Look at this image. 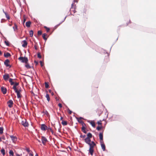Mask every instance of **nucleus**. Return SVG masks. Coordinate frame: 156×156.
I'll list each match as a JSON object with an SVG mask.
<instances>
[{"mask_svg": "<svg viewBox=\"0 0 156 156\" xmlns=\"http://www.w3.org/2000/svg\"><path fill=\"white\" fill-rule=\"evenodd\" d=\"M18 59L22 63H27L28 59L26 57H20L18 58Z\"/></svg>", "mask_w": 156, "mask_h": 156, "instance_id": "obj_1", "label": "nucleus"}, {"mask_svg": "<svg viewBox=\"0 0 156 156\" xmlns=\"http://www.w3.org/2000/svg\"><path fill=\"white\" fill-rule=\"evenodd\" d=\"M16 93H17V96L18 98H21V96L20 95V92L21 91L20 89H17L16 90H14Z\"/></svg>", "mask_w": 156, "mask_h": 156, "instance_id": "obj_2", "label": "nucleus"}, {"mask_svg": "<svg viewBox=\"0 0 156 156\" xmlns=\"http://www.w3.org/2000/svg\"><path fill=\"white\" fill-rule=\"evenodd\" d=\"M42 143L44 145H45V143L47 141V140L46 138L44 136H42L41 138Z\"/></svg>", "mask_w": 156, "mask_h": 156, "instance_id": "obj_3", "label": "nucleus"}, {"mask_svg": "<svg viewBox=\"0 0 156 156\" xmlns=\"http://www.w3.org/2000/svg\"><path fill=\"white\" fill-rule=\"evenodd\" d=\"M9 59H7L4 62V64L6 67H9V68H11V66L9 64Z\"/></svg>", "mask_w": 156, "mask_h": 156, "instance_id": "obj_4", "label": "nucleus"}, {"mask_svg": "<svg viewBox=\"0 0 156 156\" xmlns=\"http://www.w3.org/2000/svg\"><path fill=\"white\" fill-rule=\"evenodd\" d=\"M76 119L78 122L82 124V126L85 125V124L81 120V119H82V118L81 117H80V118L76 117Z\"/></svg>", "mask_w": 156, "mask_h": 156, "instance_id": "obj_5", "label": "nucleus"}, {"mask_svg": "<svg viewBox=\"0 0 156 156\" xmlns=\"http://www.w3.org/2000/svg\"><path fill=\"white\" fill-rule=\"evenodd\" d=\"M48 127L44 124H42L41 125V130L45 131L47 129Z\"/></svg>", "mask_w": 156, "mask_h": 156, "instance_id": "obj_6", "label": "nucleus"}, {"mask_svg": "<svg viewBox=\"0 0 156 156\" xmlns=\"http://www.w3.org/2000/svg\"><path fill=\"white\" fill-rule=\"evenodd\" d=\"M88 145H89L90 148L91 149H93L94 147L96 146V144L93 141H91Z\"/></svg>", "mask_w": 156, "mask_h": 156, "instance_id": "obj_7", "label": "nucleus"}, {"mask_svg": "<svg viewBox=\"0 0 156 156\" xmlns=\"http://www.w3.org/2000/svg\"><path fill=\"white\" fill-rule=\"evenodd\" d=\"M22 124L24 127H27L28 126V122L26 121H22Z\"/></svg>", "mask_w": 156, "mask_h": 156, "instance_id": "obj_8", "label": "nucleus"}, {"mask_svg": "<svg viewBox=\"0 0 156 156\" xmlns=\"http://www.w3.org/2000/svg\"><path fill=\"white\" fill-rule=\"evenodd\" d=\"M7 103L8 104V106L9 108H11L12 106V105L13 104V102L11 100H9L7 102Z\"/></svg>", "mask_w": 156, "mask_h": 156, "instance_id": "obj_9", "label": "nucleus"}, {"mask_svg": "<svg viewBox=\"0 0 156 156\" xmlns=\"http://www.w3.org/2000/svg\"><path fill=\"white\" fill-rule=\"evenodd\" d=\"M99 139L100 140V143H102V142H103V133H100L99 134Z\"/></svg>", "mask_w": 156, "mask_h": 156, "instance_id": "obj_10", "label": "nucleus"}, {"mask_svg": "<svg viewBox=\"0 0 156 156\" xmlns=\"http://www.w3.org/2000/svg\"><path fill=\"white\" fill-rule=\"evenodd\" d=\"M1 91L4 94H5L7 92V89L6 88L2 87H1Z\"/></svg>", "mask_w": 156, "mask_h": 156, "instance_id": "obj_11", "label": "nucleus"}, {"mask_svg": "<svg viewBox=\"0 0 156 156\" xmlns=\"http://www.w3.org/2000/svg\"><path fill=\"white\" fill-rule=\"evenodd\" d=\"M10 137L13 142L15 143L16 141H17V138L16 136H10Z\"/></svg>", "mask_w": 156, "mask_h": 156, "instance_id": "obj_12", "label": "nucleus"}, {"mask_svg": "<svg viewBox=\"0 0 156 156\" xmlns=\"http://www.w3.org/2000/svg\"><path fill=\"white\" fill-rule=\"evenodd\" d=\"M9 78V76L8 74H6L3 76L4 79L5 80H7Z\"/></svg>", "mask_w": 156, "mask_h": 156, "instance_id": "obj_13", "label": "nucleus"}, {"mask_svg": "<svg viewBox=\"0 0 156 156\" xmlns=\"http://www.w3.org/2000/svg\"><path fill=\"white\" fill-rule=\"evenodd\" d=\"M85 142L87 144H89L91 142V140L90 138H85L84 139Z\"/></svg>", "mask_w": 156, "mask_h": 156, "instance_id": "obj_14", "label": "nucleus"}, {"mask_svg": "<svg viewBox=\"0 0 156 156\" xmlns=\"http://www.w3.org/2000/svg\"><path fill=\"white\" fill-rule=\"evenodd\" d=\"M19 84V83L16 82L14 83V86L13 87L12 89L14 90H16L19 89V88H18V89H17L16 87Z\"/></svg>", "mask_w": 156, "mask_h": 156, "instance_id": "obj_15", "label": "nucleus"}, {"mask_svg": "<svg viewBox=\"0 0 156 156\" xmlns=\"http://www.w3.org/2000/svg\"><path fill=\"white\" fill-rule=\"evenodd\" d=\"M22 46L23 47H25L27 45V43L26 40L23 41H22Z\"/></svg>", "mask_w": 156, "mask_h": 156, "instance_id": "obj_16", "label": "nucleus"}, {"mask_svg": "<svg viewBox=\"0 0 156 156\" xmlns=\"http://www.w3.org/2000/svg\"><path fill=\"white\" fill-rule=\"evenodd\" d=\"M101 145L102 149L103 151L105 150V146L104 144H103V142L101 143Z\"/></svg>", "mask_w": 156, "mask_h": 156, "instance_id": "obj_17", "label": "nucleus"}, {"mask_svg": "<svg viewBox=\"0 0 156 156\" xmlns=\"http://www.w3.org/2000/svg\"><path fill=\"white\" fill-rule=\"evenodd\" d=\"M88 122H89L93 127H95V124L94 122L93 121H88Z\"/></svg>", "mask_w": 156, "mask_h": 156, "instance_id": "obj_18", "label": "nucleus"}, {"mask_svg": "<svg viewBox=\"0 0 156 156\" xmlns=\"http://www.w3.org/2000/svg\"><path fill=\"white\" fill-rule=\"evenodd\" d=\"M31 22L30 21L27 22L26 23V26L28 27H30Z\"/></svg>", "mask_w": 156, "mask_h": 156, "instance_id": "obj_19", "label": "nucleus"}, {"mask_svg": "<svg viewBox=\"0 0 156 156\" xmlns=\"http://www.w3.org/2000/svg\"><path fill=\"white\" fill-rule=\"evenodd\" d=\"M10 56V54L9 52H6V53H4V56L5 57L8 58Z\"/></svg>", "mask_w": 156, "mask_h": 156, "instance_id": "obj_20", "label": "nucleus"}, {"mask_svg": "<svg viewBox=\"0 0 156 156\" xmlns=\"http://www.w3.org/2000/svg\"><path fill=\"white\" fill-rule=\"evenodd\" d=\"M85 125L82 126V131L84 133H87L86 131L85 130L86 128L84 126Z\"/></svg>", "mask_w": 156, "mask_h": 156, "instance_id": "obj_21", "label": "nucleus"}, {"mask_svg": "<svg viewBox=\"0 0 156 156\" xmlns=\"http://www.w3.org/2000/svg\"><path fill=\"white\" fill-rule=\"evenodd\" d=\"M94 150L93 149H91L90 148H89V152L90 153V154L92 155L93 154V153L94 152Z\"/></svg>", "mask_w": 156, "mask_h": 156, "instance_id": "obj_22", "label": "nucleus"}, {"mask_svg": "<svg viewBox=\"0 0 156 156\" xmlns=\"http://www.w3.org/2000/svg\"><path fill=\"white\" fill-rule=\"evenodd\" d=\"M92 137V135L91 133H88L87 135V137L86 138H90Z\"/></svg>", "mask_w": 156, "mask_h": 156, "instance_id": "obj_23", "label": "nucleus"}, {"mask_svg": "<svg viewBox=\"0 0 156 156\" xmlns=\"http://www.w3.org/2000/svg\"><path fill=\"white\" fill-rule=\"evenodd\" d=\"M13 79L10 78L9 80V82L10 83L11 85H13L14 84V83L12 81Z\"/></svg>", "mask_w": 156, "mask_h": 156, "instance_id": "obj_24", "label": "nucleus"}, {"mask_svg": "<svg viewBox=\"0 0 156 156\" xmlns=\"http://www.w3.org/2000/svg\"><path fill=\"white\" fill-rule=\"evenodd\" d=\"M9 154H10V156H13L14 155V153L13 151L12 150H10L9 152Z\"/></svg>", "mask_w": 156, "mask_h": 156, "instance_id": "obj_25", "label": "nucleus"}, {"mask_svg": "<svg viewBox=\"0 0 156 156\" xmlns=\"http://www.w3.org/2000/svg\"><path fill=\"white\" fill-rule=\"evenodd\" d=\"M1 152L2 154L4 156L5 154V150L3 148L1 150Z\"/></svg>", "mask_w": 156, "mask_h": 156, "instance_id": "obj_26", "label": "nucleus"}, {"mask_svg": "<svg viewBox=\"0 0 156 156\" xmlns=\"http://www.w3.org/2000/svg\"><path fill=\"white\" fill-rule=\"evenodd\" d=\"M47 35L45 33L43 34H42V37L44 39V40H45V41H46L47 39V38L45 37V36Z\"/></svg>", "mask_w": 156, "mask_h": 156, "instance_id": "obj_27", "label": "nucleus"}, {"mask_svg": "<svg viewBox=\"0 0 156 156\" xmlns=\"http://www.w3.org/2000/svg\"><path fill=\"white\" fill-rule=\"evenodd\" d=\"M13 28L14 31H16V30L17 29V26L16 23L14 24V26L13 27Z\"/></svg>", "mask_w": 156, "mask_h": 156, "instance_id": "obj_28", "label": "nucleus"}, {"mask_svg": "<svg viewBox=\"0 0 156 156\" xmlns=\"http://www.w3.org/2000/svg\"><path fill=\"white\" fill-rule=\"evenodd\" d=\"M46 98H47V101H50V98H49V95L48 94H46Z\"/></svg>", "mask_w": 156, "mask_h": 156, "instance_id": "obj_29", "label": "nucleus"}, {"mask_svg": "<svg viewBox=\"0 0 156 156\" xmlns=\"http://www.w3.org/2000/svg\"><path fill=\"white\" fill-rule=\"evenodd\" d=\"M78 2V0H73V1L72 3V4L71 5V8H73V4L75 3L76 2L77 3Z\"/></svg>", "mask_w": 156, "mask_h": 156, "instance_id": "obj_30", "label": "nucleus"}, {"mask_svg": "<svg viewBox=\"0 0 156 156\" xmlns=\"http://www.w3.org/2000/svg\"><path fill=\"white\" fill-rule=\"evenodd\" d=\"M62 124L64 126H66L67 125L66 121H63L62 122Z\"/></svg>", "mask_w": 156, "mask_h": 156, "instance_id": "obj_31", "label": "nucleus"}, {"mask_svg": "<svg viewBox=\"0 0 156 156\" xmlns=\"http://www.w3.org/2000/svg\"><path fill=\"white\" fill-rule=\"evenodd\" d=\"M30 36L31 37H32L33 34V32L32 30H31L29 32Z\"/></svg>", "mask_w": 156, "mask_h": 156, "instance_id": "obj_32", "label": "nucleus"}, {"mask_svg": "<svg viewBox=\"0 0 156 156\" xmlns=\"http://www.w3.org/2000/svg\"><path fill=\"white\" fill-rule=\"evenodd\" d=\"M3 128L2 127H0V134H2L3 133Z\"/></svg>", "mask_w": 156, "mask_h": 156, "instance_id": "obj_33", "label": "nucleus"}, {"mask_svg": "<svg viewBox=\"0 0 156 156\" xmlns=\"http://www.w3.org/2000/svg\"><path fill=\"white\" fill-rule=\"evenodd\" d=\"M5 15L6 18H7V19H10V17L9 15L7 13H5Z\"/></svg>", "mask_w": 156, "mask_h": 156, "instance_id": "obj_34", "label": "nucleus"}, {"mask_svg": "<svg viewBox=\"0 0 156 156\" xmlns=\"http://www.w3.org/2000/svg\"><path fill=\"white\" fill-rule=\"evenodd\" d=\"M47 130H50L52 133V134H53V130H52V129H51V128H50V127L48 128Z\"/></svg>", "mask_w": 156, "mask_h": 156, "instance_id": "obj_35", "label": "nucleus"}, {"mask_svg": "<svg viewBox=\"0 0 156 156\" xmlns=\"http://www.w3.org/2000/svg\"><path fill=\"white\" fill-rule=\"evenodd\" d=\"M44 113L45 114H46L47 116H48V115H49V114L48 112L46 110L44 111Z\"/></svg>", "mask_w": 156, "mask_h": 156, "instance_id": "obj_36", "label": "nucleus"}, {"mask_svg": "<svg viewBox=\"0 0 156 156\" xmlns=\"http://www.w3.org/2000/svg\"><path fill=\"white\" fill-rule=\"evenodd\" d=\"M45 87L46 88H48V87H49V85L47 83L45 82Z\"/></svg>", "mask_w": 156, "mask_h": 156, "instance_id": "obj_37", "label": "nucleus"}, {"mask_svg": "<svg viewBox=\"0 0 156 156\" xmlns=\"http://www.w3.org/2000/svg\"><path fill=\"white\" fill-rule=\"evenodd\" d=\"M71 9H74V10H73V12L74 13H75L76 12L75 11V6H73V8H71V9L70 10V11Z\"/></svg>", "mask_w": 156, "mask_h": 156, "instance_id": "obj_38", "label": "nucleus"}, {"mask_svg": "<svg viewBox=\"0 0 156 156\" xmlns=\"http://www.w3.org/2000/svg\"><path fill=\"white\" fill-rule=\"evenodd\" d=\"M37 56L38 58H41V56L40 54V53H37Z\"/></svg>", "mask_w": 156, "mask_h": 156, "instance_id": "obj_39", "label": "nucleus"}, {"mask_svg": "<svg viewBox=\"0 0 156 156\" xmlns=\"http://www.w3.org/2000/svg\"><path fill=\"white\" fill-rule=\"evenodd\" d=\"M25 67L27 69H29L30 68V65L28 64L25 65Z\"/></svg>", "mask_w": 156, "mask_h": 156, "instance_id": "obj_40", "label": "nucleus"}, {"mask_svg": "<svg viewBox=\"0 0 156 156\" xmlns=\"http://www.w3.org/2000/svg\"><path fill=\"white\" fill-rule=\"evenodd\" d=\"M66 16L65 18L64 19V20L61 22L60 23H59L58 25H56V26L57 27H58V26H59L63 22H64V20H65V19L66 18Z\"/></svg>", "mask_w": 156, "mask_h": 156, "instance_id": "obj_41", "label": "nucleus"}, {"mask_svg": "<svg viewBox=\"0 0 156 156\" xmlns=\"http://www.w3.org/2000/svg\"><path fill=\"white\" fill-rule=\"evenodd\" d=\"M101 128H102L101 126H98V127H97V129L99 131L101 129Z\"/></svg>", "mask_w": 156, "mask_h": 156, "instance_id": "obj_42", "label": "nucleus"}, {"mask_svg": "<svg viewBox=\"0 0 156 156\" xmlns=\"http://www.w3.org/2000/svg\"><path fill=\"white\" fill-rule=\"evenodd\" d=\"M38 34L39 35H41L42 34V32L41 31H38L37 32Z\"/></svg>", "mask_w": 156, "mask_h": 156, "instance_id": "obj_43", "label": "nucleus"}, {"mask_svg": "<svg viewBox=\"0 0 156 156\" xmlns=\"http://www.w3.org/2000/svg\"><path fill=\"white\" fill-rule=\"evenodd\" d=\"M5 43L6 45L7 46H9V43L8 41H5Z\"/></svg>", "mask_w": 156, "mask_h": 156, "instance_id": "obj_44", "label": "nucleus"}, {"mask_svg": "<svg viewBox=\"0 0 156 156\" xmlns=\"http://www.w3.org/2000/svg\"><path fill=\"white\" fill-rule=\"evenodd\" d=\"M80 136L81 138H85V137L86 136L85 135H80Z\"/></svg>", "mask_w": 156, "mask_h": 156, "instance_id": "obj_45", "label": "nucleus"}, {"mask_svg": "<svg viewBox=\"0 0 156 156\" xmlns=\"http://www.w3.org/2000/svg\"><path fill=\"white\" fill-rule=\"evenodd\" d=\"M68 112L69 113V114H71V113H72V112L71 111H70L69 108L68 109Z\"/></svg>", "mask_w": 156, "mask_h": 156, "instance_id": "obj_46", "label": "nucleus"}, {"mask_svg": "<svg viewBox=\"0 0 156 156\" xmlns=\"http://www.w3.org/2000/svg\"><path fill=\"white\" fill-rule=\"evenodd\" d=\"M98 125H101L102 124L101 123V121L100 120V121L98 122Z\"/></svg>", "mask_w": 156, "mask_h": 156, "instance_id": "obj_47", "label": "nucleus"}, {"mask_svg": "<svg viewBox=\"0 0 156 156\" xmlns=\"http://www.w3.org/2000/svg\"><path fill=\"white\" fill-rule=\"evenodd\" d=\"M58 106H59V107H60V108H62V104H61V103H59L58 104Z\"/></svg>", "mask_w": 156, "mask_h": 156, "instance_id": "obj_48", "label": "nucleus"}, {"mask_svg": "<svg viewBox=\"0 0 156 156\" xmlns=\"http://www.w3.org/2000/svg\"><path fill=\"white\" fill-rule=\"evenodd\" d=\"M26 151H27V152H30V149H29V148H27V149H26Z\"/></svg>", "mask_w": 156, "mask_h": 156, "instance_id": "obj_49", "label": "nucleus"}, {"mask_svg": "<svg viewBox=\"0 0 156 156\" xmlns=\"http://www.w3.org/2000/svg\"><path fill=\"white\" fill-rule=\"evenodd\" d=\"M40 63L41 65V66H43V65H42V61H40Z\"/></svg>", "mask_w": 156, "mask_h": 156, "instance_id": "obj_50", "label": "nucleus"}, {"mask_svg": "<svg viewBox=\"0 0 156 156\" xmlns=\"http://www.w3.org/2000/svg\"><path fill=\"white\" fill-rule=\"evenodd\" d=\"M46 29L47 32H48L49 31L50 29L49 28H47Z\"/></svg>", "mask_w": 156, "mask_h": 156, "instance_id": "obj_51", "label": "nucleus"}, {"mask_svg": "<svg viewBox=\"0 0 156 156\" xmlns=\"http://www.w3.org/2000/svg\"><path fill=\"white\" fill-rule=\"evenodd\" d=\"M34 48H35V49H36V50L37 49V48L35 45L34 46Z\"/></svg>", "mask_w": 156, "mask_h": 156, "instance_id": "obj_52", "label": "nucleus"}, {"mask_svg": "<svg viewBox=\"0 0 156 156\" xmlns=\"http://www.w3.org/2000/svg\"><path fill=\"white\" fill-rule=\"evenodd\" d=\"M3 12L5 14V13H7V12H5L4 11V9H3Z\"/></svg>", "mask_w": 156, "mask_h": 156, "instance_id": "obj_53", "label": "nucleus"}, {"mask_svg": "<svg viewBox=\"0 0 156 156\" xmlns=\"http://www.w3.org/2000/svg\"><path fill=\"white\" fill-rule=\"evenodd\" d=\"M30 154L32 156H33V154L32 153H30Z\"/></svg>", "mask_w": 156, "mask_h": 156, "instance_id": "obj_54", "label": "nucleus"}, {"mask_svg": "<svg viewBox=\"0 0 156 156\" xmlns=\"http://www.w3.org/2000/svg\"><path fill=\"white\" fill-rule=\"evenodd\" d=\"M25 20H26L25 19H24V20H23V23H25Z\"/></svg>", "mask_w": 156, "mask_h": 156, "instance_id": "obj_55", "label": "nucleus"}, {"mask_svg": "<svg viewBox=\"0 0 156 156\" xmlns=\"http://www.w3.org/2000/svg\"><path fill=\"white\" fill-rule=\"evenodd\" d=\"M34 62L36 63V64H38V62H37L36 61H34Z\"/></svg>", "mask_w": 156, "mask_h": 156, "instance_id": "obj_56", "label": "nucleus"}, {"mask_svg": "<svg viewBox=\"0 0 156 156\" xmlns=\"http://www.w3.org/2000/svg\"><path fill=\"white\" fill-rule=\"evenodd\" d=\"M2 55V52L0 51V55Z\"/></svg>", "mask_w": 156, "mask_h": 156, "instance_id": "obj_57", "label": "nucleus"}, {"mask_svg": "<svg viewBox=\"0 0 156 156\" xmlns=\"http://www.w3.org/2000/svg\"><path fill=\"white\" fill-rule=\"evenodd\" d=\"M16 156H20V155L19 154H17Z\"/></svg>", "mask_w": 156, "mask_h": 156, "instance_id": "obj_58", "label": "nucleus"}, {"mask_svg": "<svg viewBox=\"0 0 156 156\" xmlns=\"http://www.w3.org/2000/svg\"><path fill=\"white\" fill-rule=\"evenodd\" d=\"M44 27L46 28V29H47V28H48L47 27H46V26H45Z\"/></svg>", "mask_w": 156, "mask_h": 156, "instance_id": "obj_59", "label": "nucleus"}, {"mask_svg": "<svg viewBox=\"0 0 156 156\" xmlns=\"http://www.w3.org/2000/svg\"><path fill=\"white\" fill-rule=\"evenodd\" d=\"M37 140L39 142H41V141L40 140Z\"/></svg>", "mask_w": 156, "mask_h": 156, "instance_id": "obj_60", "label": "nucleus"}, {"mask_svg": "<svg viewBox=\"0 0 156 156\" xmlns=\"http://www.w3.org/2000/svg\"><path fill=\"white\" fill-rule=\"evenodd\" d=\"M2 141V139L0 137V142Z\"/></svg>", "mask_w": 156, "mask_h": 156, "instance_id": "obj_61", "label": "nucleus"}, {"mask_svg": "<svg viewBox=\"0 0 156 156\" xmlns=\"http://www.w3.org/2000/svg\"><path fill=\"white\" fill-rule=\"evenodd\" d=\"M62 117H61L60 118V119L62 120Z\"/></svg>", "mask_w": 156, "mask_h": 156, "instance_id": "obj_62", "label": "nucleus"}, {"mask_svg": "<svg viewBox=\"0 0 156 156\" xmlns=\"http://www.w3.org/2000/svg\"><path fill=\"white\" fill-rule=\"evenodd\" d=\"M35 156H38V155L37 154H36Z\"/></svg>", "mask_w": 156, "mask_h": 156, "instance_id": "obj_63", "label": "nucleus"}, {"mask_svg": "<svg viewBox=\"0 0 156 156\" xmlns=\"http://www.w3.org/2000/svg\"><path fill=\"white\" fill-rule=\"evenodd\" d=\"M51 91V90H49V92H50Z\"/></svg>", "mask_w": 156, "mask_h": 156, "instance_id": "obj_64", "label": "nucleus"}]
</instances>
